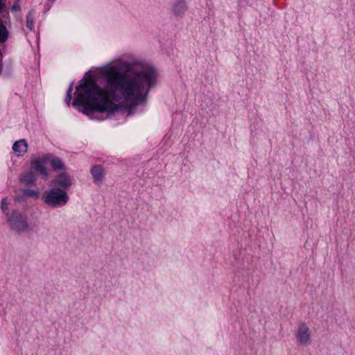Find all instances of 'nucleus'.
Here are the masks:
<instances>
[{"instance_id":"nucleus-11","label":"nucleus","mask_w":355,"mask_h":355,"mask_svg":"<svg viewBox=\"0 0 355 355\" xmlns=\"http://www.w3.org/2000/svg\"><path fill=\"white\" fill-rule=\"evenodd\" d=\"M8 31L7 28L3 24L2 20L0 19V43L6 42L8 37Z\"/></svg>"},{"instance_id":"nucleus-13","label":"nucleus","mask_w":355,"mask_h":355,"mask_svg":"<svg viewBox=\"0 0 355 355\" xmlns=\"http://www.w3.org/2000/svg\"><path fill=\"white\" fill-rule=\"evenodd\" d=\"M34 12L31 10L26 15V26L30 31H33L34 29Z\"/></svg>"},{"instance_id":"nucleus-7","label":"nucleus","mask_w":355,"mask_h":355,"mask_svg":"<svg viewBox=\"0 0 355 355\" xmlns=\"http://www.w3.org/2000/svg\"><path fill=\"white\" fill-rule=\"evenodd\" d=\"M90 172L95 183L98 184L102 182L104 176V170L101 166L96 165L93 166Z\"/></svg>"},{"instance_id":"nucleus-2","label":"nucleus","mask_w":355,"mask_h":355,"mask_svg":"<svg viewBox=\"0 0 355 355\" xmlns=\"http://www.w3.org/2000/svg\"><path fill=\"white\" fill-rule=\"evenodd\" d=\"M42 200L47 205L55 208L64 206L69 200V196L64 190L52 188L44 192Z\"/></svg>"},{"instance_id":"nucleus-17","label":"nucleus","mask_w":355,"mask_h":355,"mask_svg":"<svg viewBox=\"0 0 355 355\" xmlns=\"http://www.w3.org/2000/svg\"><path fill=\"white\" fill-rule=\"evenodd\" d=\"M26 194L29 196H35V197H37V195H38L37 192L33 191V190H27L26 191Z\"/></svg>"},{"instance_id":"nucleus-5","label":"nucleus","mask_w":355,"mask_h":355,"mask_svg":"<svg viewBox=\"0 0 355 355\" xmlns=\"http://www.w3.org/2000/svg\"><path fill=\"white\" fill-rule=\"evenodd\" d=\"M50 155H44L41 157L34 158L31 160V168L40 173L44 180H47L49 173L46 168V164L50 159Z\"/></svg>"},{"instance_id":"nucleus-4","label":"nucleus","mask_w":355,"mask_h":355,"mask_svg":"<svg viewBox=\"0 0 355 355\" xmlns=\"http://www.w3.org/2000/svg\"><path fill=\"white\" fill-rule=\"evenodd\" d=\"M295 338L297 342L302 346L306 347L311 343V334L309 327L301 322L296 329Z\"/></svg>"},{"instance_id":"nucleus-18","label":"nucleus","mask_w":355,"mask_h":355,"mask_svg":"<svg viewBox=\"0 0 355 355\" xmlns=\"http://www.w3.org/2000/svg\"><path fill=\"white\" fill-rule=\"evenodd\" d=\"M4 8V0H0V12L3 10Z\"/></svg>"},{"instance_id":"nucleus-8","label":"nucleus","mask_w":355,"mask_h":355,"mask_svg":"<svg viewBox=\"0 0 355 355\" xmlns=\"http://www.w3.org/2000/svg\"><path fill=\"white\" fill-rule=\"evenodd\" d=\"M53 183L65 189H67L71 185V180L66 173H62L57 176L55 180L53 181Z\"/></svg>"},{"instance_id":"nucleus-16","label":"nucleus","mask_w":355,"mask_h":355,"mask_svg":"<svg viewBox=\"0 0 355 355\" xmlns=\"http://www.w3.org/2000/svg\"><path fill=\"white\" fill-rule=\"evenodd\" d=\"M20 10V6L18 2H15L12 6L11 7V11H19Z\"/></svg>"},{"instance_id":"nucleus-6","label":"nucleus","mask_w":355,"mask_h":355,"mask_svg":"<svg viewBox=\"0 0 355 355\" xmlns=\"http://www.w3.org/2000/svg\"><path fill=\"white\" fill-rule=\"evenodd\" d=\"M12 149L17 156H21L26 153L28 144L25 139H20L14 143Z\"/></svg>"},{"instance_id":"nucleus-3","label":"nucleus","mask_w":355,"mask_h":355,"mask_svg":"<svg viewBox=\"0 0 355 355\" xmlns=\"http://www.w3.org/2000/svg\"><path fill=\"white\" fill-rule=\"evenodd\" d=\"M8 221L10 227L16 232H26L29 230L26 218L18 212H14L12 215L8 218Z\"/></svg>"},{"instance_id":"nucleus-10","label":"nucleus","mask_w":355,"mask_h":355,"mask_svg":"<svg viewBox=\"0 0 355 355\" xmlns=\"http://www.w3.org/2000/svg\"><path fill=\"white\" fill-rule=\"evenodd\" d=\"M20 180L25 184H31L35 182L36 178L33 171H29L23 173L21 175Z\"/></svg>"},{"instance_id":"nucleus-14","label":"nucleus","mask_w":355,"mask_h":355,"mask_svg":"<svg viewBox=\"0 0 355 355\" xmlns=\"http://www.w3.org/2000/svg\"><path fill=\"white\" fill-rule=\"evenodd\" d=\"M72 88H73V85H71L68 89V91H67V98H66V101H67V103L68 104V105H70V102H71V93L72 92Z\"/></svg>"},{"instance_id":"nucleus-15","label":"nucleus","mask_w":355,"mask_h":355,"mask_svg":"<svg viewBox=\"0 0 355 355\" xmlns=\"http://www.w3.org/2000/svg\"><path fill=\"white\" fill-rule=\"evenodd\" d=\"M1 209L4 213H6V211L8 210V204L5 198L1 200Z\"/></svg>"},{"instance_id":"nucleus-9","label":"nucleus","mask_w":355,"mask_h":355,"mask_svg":"<svg viewBox=\"0 0 355 355\" xmlns=\"http://www.w3.org/2000/svg\"><path fill=\"white\" fill-rule=\"evenodd\" d=\"M186 9V3L182 0H178L174 3L173 6V10L174 14L179 16L183 15Z\"/></svg>"},{"instance_id":"nucleus-1","label":"nucleus","mask_w":355,"mask_h":355,"mask_svg":"<svg viewBox=\"0 0 355 355\" xmlns=\"http://www.w3.org/2000/svg\"><path fill=\"white\" fill-rule=\"evenodd\" d=\"M107 86L98 87L91 78L76 88L73 105L83 107L89 115L92 112L110 114L121 106L134 107L146 100L150 88L156 84L157 73L150 65L134 64L125 73L119 67L110 66L102 70Z\"/></svg>"},{"instance_id":"nucleus-12","label":"nucleus","mask_w":355,"mask_h":355,"mask_svg":"<svg viewBox=\"0 0 355 355\" xmlns=\"http://www.w3.org/2000/svg\"><path fill=\"white\" fill-rule=\"evenodd\" d=\"M51 165L53 170H64V165L62 162L61 159L58 157H53L51 160Z\"/></svg>"}]
</instances>
